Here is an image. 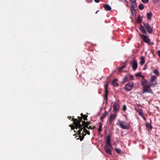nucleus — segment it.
I'll list each match as a JSON object with an SVG mask.
<instances>
[{
	"label": "nucleus",
	"instance_id": "6ab92c4d",
	"mask_svg": "<svg viewBox=\"0 0 160 160\" xmlns=\"http://www.w3.org/2000/svg\"><path fill=\"white\" fill-rule=\"evenodd\" d=\"M140 30L143 33L146 34L147 33V32L146 31V30H145V28H144L142 26H141L140 27Z\"/></svg>",
	"mask_w": 160,
	"mask_h": 160
},
{
	"label": "nucleus",
	"instance_id": "a19ab883",
	"mask_svg": "<svg viewBox=\"0 0 160 160\" xmlns=\"http://www.w3.org/2000/svg\"><path fill=\"white\" fill-rule=\"evenodd\" d=\"M148 127H149V126L150 127V125L148 124Z\"/></svg>",
	"mask_w": 160,
	"mask_h": 160
},
{
	"label": "nucleus",
	"instance_id": "cd10ccee",
	"mask_svg": "<svg viewBox=\"0 0 160 160\" xmlns=\"http://www.w3.org/2000/svg\"><path fill=\"white\" fill-rule=\"evenodd\" d=\"M142 2L143 3H147L148 2V0H141Z\"/></svg>",
	"mask_w": 160,
	"mask_h": 160
},
{
	"label": "nucleus",
	"instance_id": "423d86ee",
	"mask_svg": "<svg viewBox=\"0 0 160 160\" xmlns=\"http://www.w3.org/2000/svg\"><path fill=\"white\" fill-rule=\"evenodd\" d=\"M111 148L112 146H105L104 147L105 150L107 153L110 155L111 154Z\"/></svg>",
	"mask_w": 160,
	"mask_h": 160
},
{
	"label": "nucleus",
	"instance_id": "c9c22d12",
	"mask_svg": "<svg viewBox=\"0 0 160 160\" xmlns=\"http://www.w3.org/2000/svg\"><path fill=\"white\" fill-rule=\"evenodd\" d=\"M94 1L96 2H99L100 1V0H94Z\"/></svg>",
	"mask_w": 160,
	"mask_h": 160
},
{
	"label": "nucleus",
	"instance_id": "ddd939ff",
	"mask_svg": "<svg viewBox=\"0 0 160 160\" xmlns=\"http://www.w3.org/2000/svg\"><path fill=\"white\" fill-rule=\"evenodd\" d=\"M110 138L109 136H108L106 138V144L105 146H111L110 144Z\"/></svg>",
	"mask_w": 160,
	"mask_h": 160
},
{
	"label": "nucleus",
	"instance_id": "20e7f679",
	"mask_svg": "<svg viewBox=\"0 0 160 160\" xmlns=\"http://www.w3.org/2000/svg\"><path fill=\"white\" fill-rule=\"evenodd\" d=\"M133 84L132 82L128 83L126 85L125 87V90L127 91L131 90Z\"/></svg>",
	"mask_w": 160,
	"mask_h": 160
},
{
	"label": "nucleus",
	"instance_id": "ea45409f",
	"mask_svg": "<svg viewBox=\"0 0 160 160\" xmlns=\"http://www.w3.org/2000/svg\"><path fill=\"white\" fill-rule=\"evenodd\" d=\"M141 77H142V78H144V77L143 76H142H142Z\"/></svg>",
	"mask_w": 160,
	"mask_h": 160
},
{
	"label": "nucleus",
	"instance_id": "393cba45",
	"mask_svg": "<svg viewBox=\"0 0 160 160\" xmlns=\"http://www.w3.org/2000/svg\"><path fill=\"white\" fill-rule=\"evenodd\" d=\"M153 72L155 74L157 75H158L159 74V72L157 70H154Z\"/></svg>",
	"mask_w": 160,
	"mask_h": 160
},
{
	"label": "nucleus",
	"instance_id": "f3484780",
	"mask_svg": "<svg viewBox=\"0 0 160 160\" xmlns=\"http://www.w3.org/2000/svg\"><path fill=\"white\" fill-rule=\"evenodd\" d=\"M144 63V58L143 57H142L140 58V64L142 65Z\"/></svg>",
	"mask_w": 160,
	"mask_h": 160
},
{
	"label": "nucleus",
	"instance_id": "e433bc0d",
	"mask_svg": "<svg viewBox=\"0 0 160 160\" xmlns=\"http://www.w3.org/2000/svg\"><path fill=\"white\" fill-rule=\"evenodd\" d=\"M92 0H86V1L88 2H90Z\"/></svg>",
	"mask_w": 160,
	"mask_h": 160
},
{
	"label": "nucleus",
	"instance_id": "39448f33",
	"mask_svg": "<svg viewBox=\"0 0 160 160\" xmlns=\"http://www.w3.org/2000/svg\"><path fill=\"white\" fill-rule=\"evenodd\" d=\"M120 107V103L118 100H116L113 105V109L115 111H117Z\"/></svg>",
	"mask_w": 160,
	"mask_h": 160
},
{
	"label": "nucleus",
	"instance_id": "5701e85b",
	"mask_svg": "<svg viewBox=\"0 0 160 160\" xmlns=\"http://www.w3.org/2000/svg\"><path fill=\"white\" fill-rule=\"evenodd\" d=\"M139 8L141 10H142L144 8V6L142 4H140L139 6Z\"/></svg>",
	"mask_w": 160,
	"mask_h": 160
},
{
	"label": "nucleus",
	"instance_id": "9d476101",
	"mask_svg": "<svg viewBox=\"0 0 160 160\" xmlns=\"http://www.w3.org/2000/svg\"><path fill=\"white\" fill-rule=\"evenodd\" d=\"M143 89L144 92H151V91L150 85L143 87Z\"/></svg>",
	"mask_w": 160,
	"mask_h": 160
},
{
	"label": "nucleus",
	"instance_id": "b1692460",
	"mask_svg": "<svg viewBox=\"0 0 160 160\" xmlns=\"http://www.w3.org/2000/svg\"><path fill=\"white\" fill-rule=\"evenodd\" d=\"M83 131L85 132H86L88 134H90V132L86 129L84 128L83 129Z\"/></svg>",
	"mask_w": 160,
	"mask_h": 160
},
{
	"label": "nucleus",
	"instance_id": "aec40b11",
	"mask_svg": "<svg viewBox=\"0 0 160 160\" xmlns=\"http://www.w3.org/2000/svg\"><path fill=\"white\" fill-rule=\"evenodd\" d=\"M152 15V14L151 12H148L147 13V18L148 19H151V16Z\"/></svg>",
	"mask_w": 160,
	"mask_h": 160
},
{
	"label": "nucleus",
	"instance_id": "473e14b6",
	"mask_svg": "<svg viewBox=\"0 0 160 160\" xmlns=\"http://www.w3.org/2000/svg\"><path fill=\"white\" fill-rule=\"evenodd\" d=\"M127 77L126 76H125L124 78H123V82H126V80L127 79Z\"/></svg>",
	"mask_w": 160,
	"mask_h": 160
},
{
	"label": "nucleus",
	"instance_id": "1a4fd4ad",
	"mask_svg": "<svg viewBox=\"0 0 160 160\" xmlns=\"http://www.w3.org/2000/svg\"><path fill=\"white\" fill-rule=\"evenodd\" d=\"M132 68L133 70H136L137 68V62L136 60L134 59L132 63Z\"/></svg>",
	"mask_w": 160,
	"mask_h": 160
},
{
	"label": "nucleus",
	"instance_id": "c85d7f7f",
	"mask_svg": "<svg viewBox=\"0 0 160 160\" xmlns=\"http://www.w3.org/2000/svg\"><path fill=\"white\" fill-rule=\"evenodd\" d=\"M136 77H141L142 76V75L141 73H138L136 74Z\"/></svg>",
	"mask_w": 160,
	"mask_h": 160
},
{
	"label": "nucleus",
	"instance_id": "4be33fe9",
	"mask_svg": "<svg viewBox=\"0 0 160 160\" xmlns=\"http://www.w3.org/2000/svg\"><path fill=\"white\" fill-rule=\"evenodd\" d=\"M137 21L138 22L140 23L142 21V17L139 16H138V18Z\"/></svg>",
	"mask_w": 160,
	"mask_h": 160
},
{
	"label": "nucleus",
	"instance_id": "79ce46f5",
	"mask_svg": "<svg viewBox=\"0 0 160 160\" xmlns=\"http://www.w3.org/2000/svg\"><path fill=\"white\" fill-rule=\"evenodd\" d=\"M98 11H97L96 12V13H97V12H98Z\"/></svg>",
	"mask_w": 160,
	"mask_h": 160
},
{
	"label": "nucleus",
	"instance_id": "f704fd0d",
	"mask_svg": "<svg viewBox=\"0 0 160 160\" xmlns=\"http://www.w3.org/2000/svg\"><path fill=\"white\" fill-rule=\"evenodd\" d=\"M158 55L160 57V51L159 50L158 51Z\"/></svg>",
	"mask_w": 160,
	"mask_h": 160
},
{
	"label": "nucleus",
	"instance_id": "a878e982",
	"mask_svg": "<svg viewBox=\"0 0 160 160\" xmlns=\"http://www.w3.org/2000/svg\"><path fill=\"white\" fill-rule=\"evenodd\" d=\"M81 115H82V117H83V119L84 120H87V116H84L83 115H82V113L81 114Z\"/></svg>",
	"mask_w": 160,
	"mask_h": 160
},
{
	"label": "nucleus",
	"instance_id": "dca6fc26",
	"mask_svg": "<svg viewBox=\"0 0 160 160\" xmlns=\"http://www.w3.org/2000/svg\"><path fill=\"white\" fill-rule=\"evenodd\" d=\"M117 79H115L112 82V84L113 85V86H118V83L116 82L117 81Z\"/></svg>",
	"mask_w": 160,
	"mask_h": 160
},
{
	"label": "nucleus",
	"instance_id": "f8f14e48",
	"mask_svg": "<svg viewBox=\"0 0 160 160\" xmlns=\"http://www.w3.org/2000/svg\"><path fill=\"white\" fill-rule=\"evenodd\" d=\"M142 84L143 86V88L149 85L148 81L146 80H145L142 81Z\"/></svg>",
	"mask_w": 160,
	"mask_h": 160
},
{
	"label": "nucleus",
	"instance_id": "0eeeda50",
	"mask_svg": "<svg viewBox=\"0 0 160 160\" xmlns=\"http://www.w3.org/2000/svg\"><path fill=\"white\" fill-rule=\"evenodd\" d=\"M144 25L146 28L147 29L148 32V33H152V30L151 27L149 26L148 24L147 23H144Z\"/></svg>",
	"mask_w": 160,
	"mask_h": 160
},
{
	"label": "nucleus",
	"instance_id": "f257e3e1",
	"mask_svg": "<svg viewBox=\"0 0 160 160\" xmlns=\"http://www.w3.org/2000/svg\"><path fill=\"white\" fill-rule=\"evenodd\" d=\"M80 121L78 120L77 119H74L73 120V123L75 126L72 125L71 126L72 129H74L75 127L76 130H74V132H78V134L81 135V131L82 129H83V128L82 127V126L81 125L80 123Z\"/></svg>",
	"mask_w": 160,
	"mask_h": 160
},
{
	"label": "nucleus",
	"instance_id": "2eb2a0df",
	"mask_svg": "<svg viewBox=\"0 0 160 160\" xmlns=\"http://www.w3.org/2000/svg\"><path fill=\"white\" fill-rule=\"evenodd\" d=\"M105 94L106 96V98L107 99V98H108V90L107 88L108 87V85L107 84H105Z\"/></svg>",
	"mask_w": 160,
	"mask_h": 160
},
{
	"label": "nucleus",
	"instance_id": "2f4dec72",
	"mask_svg": "<svg viewBox=\"0 0 160 160\" xmlns=\"http://www.w3.org/2000/svg\"><path fill=\"white\" fill-rule=\"evenodd\" d=\"M139 114H140V115L142 117H142V115H143V112H142L141 111H140L139 112Z\"/></svg>",
	"mask_w": 160,
	"mask_h": 160
},
{
	"label": "nucleus",
	"instance_id": "72a5a7b5",
	"mask_svg": "<svg viewBox=\"0 0 160 160\" xmlns=\"http://www.w3.org/2000/svg\"><path fill=\"white\" fill-rule=\"evenodd\" d=\"M113 120L112 119H109V124H111Z\"/></svg>",
	"mask_w": 160,
	"mask_h": 160
},
{
	"label": "nucleus",
	"instance_id": "4c0bfd02",
	"mask_svg": "<svg viewBox=\"0 0 160 160\" xmlns=\"http://www.w3.org/2000/svg\"><path fill=\"white\" fill-rule=\"evenodd\" d=\"M124 66H122V67H121V68L120 69H123V68H124Z\"/></svg>",
	"mask_w": 160,
	"mask_h": 160
},
{
	"label": "nucleus",
	"instance_id": "412c9836",
	"mask_svg": "<svg viewBox=\"0 0 160 160\" xmlns=\"http://www.w3.org/2000/svg\"><path fill=\"white\" fill-rule=\"evenodd\" d=\"M116 117V115L114 114H112L110 115V119H112V120H114V119L115 118V117Z\"/></svg>",
	"mask_w": 160,
	"mask_h": 160
},
{
	"label": "nucleus",
	"instance_id": "7ed1b4c3",
	"mask_svg": "<svg viewBox=\"0 0 160 160\" xmlns=\"http://www.w3.org/2000/svg\"><path fill=\"white\" fill-rule=\"evenodd\" d=\"M157 77L154 75H152L151 76L150 82L151 86H154L157 84Z\"/></svg>",
	"mask_w": 160,
	"mask_h": 160
},
{
	"label": "nucleus",
	"instance_id": "a211bd4d",
	"mask_svg": "<svg viewBox=\"0 0 160 160\" xmlns=\"http://www.w3.org/2000/svg\"><path fill=\"white\" fill-rule=\"evenodd\" d=\"M102 124L101 122L99 123V128H98V132H100L102 131Z\"/></svg>",
	"mask_w": 160,
	"mask_h": 160
},
{
	"label": "nucleus",
	"instance_id": "9b49d317",
	"mask_svg": "<svg viewBox=\"0 0 160 160\" xmlns=\"http://www.w3.org/2000/svg\"><path fill=\"white\" fill-rule=\"evenodd\" d=\"M131 5V7L133 9L135 8L137 6L136 0H130Z\"/></svg>",
	"mask_w": 160,
	"mask_h": 160
},
{
	"label": "nucleus",
	"instance_id": "f03ea898",
	"mask_svg": "<svg viewBox=\"0 0 160 160\" xmlns=\"http://www.w3.org/2000/svg\"><path fill=\"white\" fill-rule=\"evenodd\" d=\"M120 127L124 129H128L129 128L128 124L126 122L123 121H120L119 122Z\"/></svg>",
	"mask_w": 160,
	"mask_h": 160
},
{
	"label": "nucleus",
	"instance_id": "bb28decb",
	"mask_svg": "<svg viewBox=\"0 0 160 160\" xmlns=\"http://www.w3.org/2000/svg\"><path fill=\"white\" fill-rule=\"evenodd\" d=\"M115 150L118 153H120L121 152V150L119 148H116Z\"/></svg>",
	"mask_w": 160,
	"mask_h": 160
},
{
	"label": "nucleus",
	"instance_id": "37998d69",
	"mask_svg": "<svg viewBox=\"0 0 160 160\" xmlns=\"http://www.w3.org/2000/svg\"><path fill=\"white\" fill-rule=\"evenodd\" d=\"M147 126L148 127L147 125Z\"/></svg>",
	"mask_w": 160,
	"mask_h": 160
},
{
	"label": "nucleus",
	"instance_id": "4468645a",
	"mask_svg": "<svg viewBox=\"0 0 160 160\" xmlns=\"http://www.w3.org/2000/svg\"><path fill=\"white\" fill-rule=\"evenodd\" d=\"M104 8L106 10H110L111 9V7L108 4H105L104 6Z\"/></svg>",
	"mask_w": 160,
	"mask_h": 160
},
{
	"label": "nucleus",
	"instance_id": "7c9ffc66",
	"mask_svg": "<svg viewBox=\"0 0 160 160\" xmlns=\"http://www.w3.org/2000/svg\"><path fill=\"white\" fill-rule=\"evenodd\" d=\"M127 109L126 106L125 105H124L123 106L122 109L124 111H125Z\"/></svg>",
	"mask_w": 160,
	"mask_h": 160
},
{
	"label": "nucleus",
	"instance_id": "58836bf2",
	"mask_svg": "<svg viewBox=\"0 0 160 160\" xmlns=\"http://www.w3.org/2000/svg\"><path fill=\"white\" fill-rule=\"evenodd\" d=\"M106 112H105V114L103 115L102 117H103V118H104L105 117V115H106Z\"/></svg>",
	"mask_w": 160,
	"mask_h": 160
},
{
	"label": "nucleus",
	"instance_id": "6e6552de",
	"mask_svg": "<svg viewBox=\"0 0 160 160\" xmlns=\"http://www.w3.org/2000/svg\"><path fill=\"white\" fill-rule=\"evenodd\" d=\"M141 38L143 39V41L147 43H149L150 40L148 37L144 35H142L141 36Z\"/></svg>",
	"mask_w": 160,
	"mask_h": 160
},
{
	"label": "nucleus",
	"instance_id": "c756f323",
	"mask_svg": "<svg viewBox=\"0 0 160 160\" xmlns=\"http://www.w3.org/2000/svg\"><path fill=\"white\" fill-rule=\"evenodd\" d=\"M129 78L131 80H132L134 79V77H133V76L132 75H129Z\"/></svg>",
	"mask_w": 160,
	"mask_h": 160
}]
</instances>
